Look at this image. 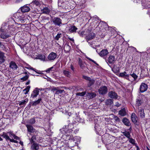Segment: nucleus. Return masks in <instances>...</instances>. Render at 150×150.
I'll list each match as a JSON object with an SVG mask.
<instances>
[{"label": "nucleus", "mask_w": 150, "mask_h": 150, "mask_svg": "<svg viewBox=\"0 0 150 150\" xmlns=\"http://www.w3.org/2000/svg\"><path fill=\"white\" fill-rule=\"evenodd\" d=\"M78 64L80 68L82 69H84L86 66V64L84 62H83L80 58H78Z\"/></svg>", "instance_id": "10"}, {"label": "nucleus", "mask_w": 150, "mask_h": 150, "mask_svg": "<svg viewBox=\"0 0 150 150\" xmlns=\"http://www.w3.org/2000/svg\"><path fill=\"white\" fill-rule=\"evenodd\" d=\"M64 50L66 52L69 51L70 49V47L68 44H66L64 47Z\"/></svg>", "instance_id": "36"}, {"label": "nucleus", "mask_w": 150, "mask_h": 150, "mask_svg": "<svg viewBox=\"0 0 150 150\" xmlns=\"http://www.w3.org/2000/svg\"><path fill=\"white\" fill-rule=\"evenodd\" d=\"M29 77V76L28 75H25V76L21 78V80L22 81H24L27 80L28 79Z\"/></svg>", "instance_id": "42"}, {"label": "nucleus", "mask_w": 150, "mask_h": 150, "mask_svg": "<svg viewBox=\"0 0 150 150\" xmlns=\"http://www.w3.org/2000/svg\"><path fill=\"white\" fill-rule=\"evenodd\" d=\"M2 136L4 138H5L6 140H9L10 139V138L8 136V135L7 134V133H5V132H3V134L2 135Z\"/></svg>", "instance_id": "34"}, {"label": "nucleus", "mask_w": 150, "mask_h": 150, "mask_svg": "<svg viewBox=\"0 0 150 150\" xmlns=\"http://www.w3.org/2000/svg\"><path fill=\"white\" fill-rule=\"evenodd\" d=\"M10 141L11 142L15 143H18V142L17 141L14 140V139H10Z\"/></svg>", "instance_id": "52"}, {"label": "nucleus", "mask_w": 150, "mask_h": 150, "mask_svg": "<svg viewBox=\"0 0 150 150\" xmlns=\"http://www.w3.org/2000/svg\"><path fill=\"white\" fill-rule=\"evenodd\" d=\"M86 96L89 99H92L95 97L96 94V93L94 92H90V93H87L86 94Z\"/></svg>", "instance_id": "13"}, {"label": "nucleus", "mask_w": 150, "mask_h": 150, "mask_svg": "<svg viewBox=\"0 0 150 150\" xmlns=\"http://www.w3.org/2000/svg\"><path fill=\"white\" fill-rule=\"evenodd\" d=\"M64 92V90H60L58 89L57 91L56 92L55 94H61Z\"/></svg>", "instance_id": "47"}, {"label": "nucleus", "mask_w": 150, "mask_h": 150, "mask_svg": "<svg viewBox=\"0 0 150 150\" xmlns=\"http://www.w3.org/2000/svg\"><path fill=\"white\" fill-rule=\"evenodd\" d=\"M122 133L123 134V135L128 139H129L131 137L130 133L129 132L125 131L122 132Z\"/></svg>", "instance_id": "28"}, {"label": "nucleus", "mask_w": 150, "mask_h": 150, "mask_svg": "<svg viewBox=\"0 0 150 150\" xmlns=\"http://www.w3.org/2000/svg\"><path fill=\"white\" fill-rule=\"evenodd\" d=\"M131 119L132 122L135 124L137 123L138 118L134 113H133L132 114Z\"/></svg>", "instance_id": "12"}, {"label": "nucleus", "mask_w": 150, "mask_h": 150, "mask_svg": "<svg viewBox=\"0 0 150 150\" xmlns=\"http://www.w3.org/2000/svg\"><path fill=\"white\" fill-rule=\"evenodd\" d=\"M112 70L115 73H117L120 71L119 68L117 67H113Z\"/></svg>", "instance_id": "39"}, {"label": "nucleus", "mask_w": 150, "mask_h": 150, "mask_svg": "<svg viewBox=\"0 0 150 150\" xmlns=\"http://www.w3.org/2000/svg\"><path fill=\"white\" fill-rule=\"evenodd\" d=\"M25 68L29 69H31L32 70H33V71H35V69L33 68V67H31L30 66L28 65V67H25Z\"/></svg>", "instance_id": "50"}, {"label": "nucleus", "mask_w": 150, "mask_h": 150, "mask_svg": "<svg viewBox=\"0 0 150 150\" xmlns=\"http://www.w3.org/2000/svg\"><path fill=\"white\" fill-rule=\"evenodd\" d=\"M31 4H35L36 6H39L40 5L39 0H33L32 2L31 3Z\"/></svg>", "instance_id": "32"}, {"label": "nucleus", "mask_w": 150, "mask_h": 150, "mask_svg": "<svg viewBox=\"0 0 150 150\" xmlns=\"http://www.w3.org/2000/svg\"><path fill=\"white\" fill-rule=\"evenodd\" d=\"M28 98H26L25 100H22L19 103V105H22L25 104L28 102Z\"/></svg>", "instance_id": "31"}, {"label": "nucleus", "mask_w": 150, "mask_h": 150, "mask_svg": "<svg viewBox=\"0 0 150 150\" xmlns=\"http://www.w3.org/2000/svg\"><path fill=\"white\" fill-rule=\"evenodd\" d=\"M148 85L144 83H142L140 85L139 91L141 93L146 91L147 89Z\"/></svg>", "instance_id": "6"}, {"label": "nucleus", "mask_w": 150, "mask_h": 150, "mask_svg": "<svg viewBox=\"0 0 150 150\" xmlns=\"http://www.w3.org/2000/svg\"><path fill=\"white\" fill-rule=\"evenodd\" d=\"M73 128V125L72 124H69L68 125H65V128L67 129V130L69 132H71L73 131L72 130Z\"/></svg>", "instance_id": "20"}, {"label": "nucleus", "mask_w": 150, "mask_h": 150, "mask_svg": "<svg viewBox=\"0 0 150 150\" xmlns=\"http://www.w3.org/2000/svg\"><path fill=\"white\" fill-rule=\"evenodd\" d=\"M128 139L129 142L131 143L132 144L134 145H135V144H136L135 143V141L134 139L130 137Z\"/></svg>", "instance_id": "44"}, {"label": "nucleus", "mask_w": 150, "mask_h": 150, "mask_svg": "<svg viewBox=\"0 0 150 150\" xmlns=\"http://www.w3.org/2000/svg\"><path fill=\"white\" fill-rule=\"evenodd\" d=\"M50 12V10L47 7L45 8L42 10V13L46 14H48Z\"/></svg>", "instance_id": "35"}, {"label": "nucleus", "mask_w": 150, "mask_h": 150, "mask_svg": "<svg viewBox=\"0 0 150 150\" xmlns=\"http://www.w3.org/2000/svg\"><path fill=\"white\" fill-rule=\"evenodd\" d=\"M10 37V36L7 33H0V37L3 39H5Z\"/></svg>", "instance_id": "23"}, {"label": "nucleus", "mask_w": 150, "mask_h": 150, "mask_svg": "<svg viewBox=\"0 0 150 150\" xmlns=\"http://www.w3.org/2000/svg\"><path fill=\"white\" fill-rule=\"evenodd\" d=\"M142 4L144 8H150V0H142Z\"/></svg>", "instance_id": "2"}, {"label": "nucleus", "mask_w": 150, "mask_h": 150, "mask_svg": "<svg viewBox=\"0 0 150 150\" xmlns=\"http://www.w3.org/2000/svg\"><path fill=\"white\" fill-rule=\"evenodd\" d=\"M78 28L74 25H73L69 27L68 31L70 33H75Z\"/></svg>", "instance_id": "16"}, {"label": "nucleus", "mask_w": 150, "mask_h": 150, "mask_svg": "<svg viewBox=\"0 0 150 150\" xmlns=\"http://www.w3.org/2000/svg\"><path fill=\"white\" fill-rule=\"evenodd\" d=\"M115 61V56L113 55H110L108 58V60H106L107 63L112 64L114 63Z\"/></svg>", "instance_id": "11"}, {"label": "nucleus", "mask_w": 150, "mask_h": 150, "mask_svg": "<svg viewBox=\"0 0 150 150\" xmlns=\"http://www.w3.org/2000/svg\"><path fill=\"white\" fill-rule=\"evenodd\" d=\"M25 71L24 73L23 74H25V75H28V74H30V73L28 72L27 71H25Z\"/></svg>", "instance_id": "57"}, {"label": "nucleus", "mask_w": 150, "mask_h": 150, "mask_svg": "<svg viewBox=\"0 0 150 150\" xmlns=\"http://www.w3.org/2000/svg\"><path fill=\"white\" fill-rule=\"evenodd\" d=\"M57 55L56 53L52 52L49 55L48 59L50 60H54L56 58Z\"/></svg>", "instance_id": "7"}, {"label": "nucleus", "mask_w": 150, "mask_h": 150, "mask_svg": "<svg viewBox=\"0 0 150 150\" xmlns=\"http://www.w3.org/2000/svg\"><path fill=\"white\" fill-rule=\"evenodd\" d=\"M36 136L35 135H33V136L31 139H30L31 144H32L33 143H35V140H36Z\"/></svg>", "instance_id": "40"}, {"label": "nucleus", "mask_w": 150, "mask_h": 150, "mask_svg": "<svg viewBox=\"0 0 150 150\" xmlns=\"http://www.w3.org/2000/svg\"><path fill=\"white\" fill-rule=\"evenodd\" d=\"M108 96L111 98L116 99L117 98L118 95L115 92L110 91L108 93Z\"/></svg>", "instance_id": "8"}, {"label": "nucleus", "mask_w": 150, "mask_h": 150, "mask_svg": "<svg viewBox=\"0 0 150 150\" xmlns=\"http://www.w3.org/2000/svg\"><path fill=\"white\" fill-rule=\"evenodd\" d=\"M30 10L29 7L26 6H24L21 8V11L23 13L28 12Z\"/></svg>", "instance_id": "21"}, {"label": "nucleus", "mask_w": 150, "mask_h": 150, "mask_svg": "<svg viewBox=\"0 0 150 150\" xmlns=\"http://www.w3.org/2000/svg\"><path fill=\"white\" fill-rule=\"evenodd\" d=\"M147 13L148 14L150 15V9L148 10V11L147 12Z\"/></svg>", "instance_id": "62"}, {"label": "nucleus", "mask_w": 150, "mask_h": 150, "mask_svg": "<svg viewBox=\"0 0 150 150\" xmlns=\"http://www.w3.org/2000/svg\"><path fill=\"white\" fill-rule=\"evenodd\" d=\"M13 137L16 140H19V138L15 134L13 136Z\"/></svg>", "instance_id": "54"}, {"label": "nucleus", "mask_w": 150, "mask_h": 150, "mask_svg": "<svg viewBox=\"0 0 150 150\" xmlns=\"http://www.w3.org/2000/svg\"><path fill=\"white\" fill-rule=\"evenodd\" d=\"M135 145L137 148V150H140L139 148V146H137V144H135Z\"/></svg>", "instance_id": "58"}, {"label": "nucleus", "mask_w": 150, "mask_h": 150, "mask_svg": "<svg viewBox=\"0 0 150 150\" xmlns=\"http://www.w3.org/2000/svg\"><path fill=\"white\" fill-rule=\"evenodd\" d=\"M26 126L29 132L33 133L35 132V129L33 128L32 125H27Z\"/></svg>", "instance_id": "22"}, {"label": "nucleus", "mask_w": 150, "mask_h": 150, "mask_svg": "<svg viewBox=\"0 0 150 150\" xmlns=\"http://www.w3.org/2000/svg\"><path fill=\"white\" fill-rule=\"evenodd\" d=\"M63 73L65 76L68 77H70L71 76L70 72L68 71L64 70L63 71Z\"/></svg>", "instance_id": "30"}, {"label": "nucleus", "mask_w": 150, "mask_h": 150, "mask_svg": "<svg viewBox=\"0 0 150 150\" xmlns=\"http://www.w3.org/2000/svg\"><path fill=\"white\" fill-rule=\"evenodd\" d=\"M30 83V80H29L28 81V82H27L26 83H25V85H28V84H29Z\"/></svg>", "instance_id": "61"}, {"label": "nucleus", "mask_w": 150, "mask_h": 150, "mask_svg": "<svg viewBox=\"0 0 150 150\" xmlns=\"http://www.w3.org/2000/svg\"><path fill=\"white\" fill-rule=\"evenodd\" d=\"M98 91L100 94L103 95L105 94L108 91L107 88L105 86H101L99 89Z\"/></svg>", "instance_id": "4"}, {"label": "nucleus", "mask_w": 150, "mask_h": 150, "mask_svg": "<svg viewBox=\"0 0 150 150\" xmlns=\"http://www.w3.org/2000/svg\"><path fill=\"white\" fill-rule=\"evenodd\" d=\"M127 72L125 71H124L123 73H121L119 74V76L124 77L125 76H126L127 77H128L129 76V74H126Z\"/></svg>", "instance_id": "27"}, {"label": "nucleus", "mask_w": 150, "mask_h": 150, "mask_svg": "<svg viewBox=\"0 0 150 150\" xmlns=\"http://www.w3.org/2000/svg\"><path fill=\"white\" fill-rule=\"evenodd\" d=\"M39 90V88H36L33 90L30 96V98L32 99V100L33 99H34L38 95Z\"/></svg>", "instance_id": "5"}, {"label": "nucleus", "mask_w": 150, "mask_h": 150, "mask_svg": "<svg viewBox=\"0 0 150 150\" xmlns=\"http://www.w3.org/2000/svg\"><path fill=\"white\" fill-rule=\"evenodd\" d=\"M83 78L88 81L87 86L89 87L93 85L95 82V80L94 79L86 76H83Z\"/></svg>", "instance_id": "1"}, {"label": "nucleus", "mask_w": 150, "mask_h": 150, "mask_svg": "<svg viewBox=\"0 0 150 150\" xmlns=\"http://www.w3.org/2000/svg\"><path fill=\"white\" fill-rule=\"evenodd\" d=\"M8 133L9 134V135L10 136H12L13 137V136L14 135V134H13V132H8Z\"/></svg>", "instance_id": "55"}, {"label": "nucleus", "mask_w": 150, "mask_h": 150, "mask_svg": "<svg viewBox=\"0 0 150 150\" xmlns=\"http://www.w3.org/2000/svg\"><path fill=\"white\" fill-rule=\"evenodd\" d=\"M138 114L141 118H144L145 117V115L143 109H139L138 111Z\"/></svg>", "instance_id": "24"}, {"label": "nucleus", "mask_w": 150, "mask_h": 150, "mask_svg": "<svg viewBox=\"0 0 150 150\" xmlns=\"http://www.w3.org/2000/svg\"><path fill=\"white\" fill-rule=\"evenodd\" d=\"M86 58H87V59H88L90 61H91L93 62V63H94V64H96L98 66V64L95 61L91 59L89 57H86Z\"/></svg>", "instance_id": "49"}, {"label": "nucleus", "mask_w": 150, "mask_h": 150, "mask_svg": "<svg viewBox=\"0 0 150 150\" xmlns=\"http://www.w3.org/2000/svg\"><path fill=\"white\" fill-rule=\"evenodd\" d=\"M30 86H27L23 90V92H24L25 91H26V92H25V93H24V94H27L28 93V92L29 91V90H30Z\"/></svg>", "instance_id": "43"}, {"label": "nucleus", "mask_w": 150, "mask_h": 150, "mask_svg": "<svg viewBox=\"0 0 150 150\" xmlns=\"http://www.w3.org/2000/svg\"><path fill=\"white\" fill-rule=\"evenodd\" d=\"M9 67L10 68L14 70H16L18 68V66L16 65V63L13 61H11L10 62Z\"/></svg>", "instance_id": "17"}, {"label": "nucleus", "mask_w": 150, "mask_h": 150, "mask_svg": "<svg viewBox=\"0 0 150 150\" xmlns=\"http://www.w3.org/2000/svg\"><path fill=\"white\" fill-rule=\"evenodd\" d=\"M2 139L0 137V141H2Z\"/></svg>", "instance_id": "64"}, {"label": "nucleus", "mask_w": 150, "mask_h": 150, "mask_svg": "<svg viewBox=\"0 0 150 150\" xmlns=\"http://www.w3.org/2000/svg\"><path fill=\"white\" fill-rule=\"evenodd\" d=\"M106 104L107 105H111L113 103V100L110 99H109L106 101Z\"/></svg>", "instance_id": "38"}, {"label": "nucleus", "mask_w": 150, "mask_h": 150, "mask_svg": "<svg viewBox=\"0 0 150 150\" xmlns=\"http://www.w3.org/2000/svg\"><path fill=\"white\" fill-rule=\"evenodd\" d=\"M19 144L21 145L22 146H23V142L22 141H20V142H19Z\"/></svg>", "instance_id": "59"}, {"label": "nucleus", "mask_w": 150, "mask_h": 150, "mask_svg": "<svg viewBox=\"0 0 150 150\" xmlns=\"http://www.w3.org/2000/svg\"><path fill=\"white\" fill-rule=\"evenodd\" d=\"M108 53V52L107 49L103 50L99 53V55L101 57H103L106 56Z\"/></svg>", "instance_id": "15"}, {"label": "nucleus", "mask_w": 150, "mask_h": 150, "mask_svg": "<svg viewBox=\"0 0 150 150\" xmlns=\"http://www.w3.org/2000/svg\"><path fill=\"white\" fill-rule=\"evenodd\" d=\"M114 119L115 120V121L116 122H120V118L117 116H114Z\"/></svg>", "instance_id": "48"}, {"label": "nucleus", "mask_w": 150, "mask_h": 150, "mask_svg": "<svg viewBox=\"0 0 150 150\" xmlns=\"http://www.w3.org/2000/svg\"><path fill=\"white\" fill-rule=\"evenodd\" d=\"M68 39H69L71 41H72L73 42H74V39L73 38H71L69 37Z\"/></svg>", "instance_id": "60"}, {"label": "nucleus", "mask_w": 150, "mask_h": 150, "mask_svg": "<svg viewBox=\"0 0 150 150\" xmlns=\"http://www.w3.org/2000/svg\"><path fill=\"white\" fill-rule=\"evenodd\" d=\"M86 94V92H83L81 93H76V95L77 96H84Z\"/></svg>", "instance_id": "46"}, {"label": "nucleus", "mask_w": 150, "mask_h": 150, "mask_svg": "<svg viewBox=\"0 0 150 150\" xmlns=\"http://www.w3.org/2000/svg\"><path fill=\"white\" fill-rule=\"evenodd\" d=\"M70 68L73 71H74V68L72 64L70 66Z\"/></svg>", "instance_id": "56"}, {"label": "nucleus", "mask_w": 150, "mask_h": 150, "mask_svg": "<svg viewBox=\"0 0 150 150\" xmlns=\"http://www.w3.org/2000/svg\"><path fill=\"white\" fill-rule=\"evenodd\" d=\"M62 36V33H59L57 34V35L54 38V39L55 40H59V38H60Z\"/></svg>", "instance_id": "37"}, {"label": "nucleus", "mask_w": 150, "mask_h": 150, "mask_svg": "<svg viewBox=\"0 0 150 150\" xmlns=\"http://www.w3.org/2000/svg\"><path fill=\"white\" fill-rule=\"evenodd\" d=\"M96 36V34L95 33L92 32L87 35L86 37V39L87 40V42L88 41L91 40L94 38Z\"/></svg>", "instance_id": "9"}, {"label": "nucleus", "mask_w": 150, "mask_h": 150, "mask_svg": "<svg viewBox=\"0 0 150 150\" xmlns=\"http://www.w3.org/2000/svg\"><path fill=\"white\" fill-rule=\"evenodd\" d=\"M35 71H35L36 73H37L38 74H39L38 72H37V70L36 69H35Z\"/></svg>", "instance_id": "63"}, {"label": "nucleus", "mask_w": 150, "mask_h": 150, "mask_svg": "<svg viewBox=\"0 0 150 150\" xmlns=\"http://www.w3.org/2000/svg\"><path fill=\"white\" fill-rule=\"evenodd\" d=\"M143 100L140 99H137L136 100V103L138 106H139L142 105L143 103Z\"/></svg>", "instance_id": "33"}, {"label": "nucleus", "mask_w": 150, "mask_h": 150, "mask_svg": "<svg viewBox=\"0 0 150 150\" xmlns=\"http://www.w3.org/2000/svg\"><path fill=\"white\" fill-rule=\"evenodd\" d=\"M5 58L4 53L0 51V64H2L4 62Z\"/></svg>", "instance_id": "18"}, {"label": "nucleus", "mask_w": 150, "mask_h": 150, "mask_svg": "<svg viewBox=\"0 0 150 150\" xmlns=\"http://www.w3.org/2000/svg\"><path fill=\"white\" fill-rule=\"evenodd\" d=\"M40 145L37 143H33L31 146V148L32 150H38L39 149Z\"/></svg>", "instance_id": "14"}, {"label": "nucleus", "mask_w": 150, "mask_h": 150, "mask_svg": "<svg viewBox=\"0 0 150 150\" xmlns=\"http://www.w3.org/2000/svg\"><path fill=\"white\" fill-rule=\"evenodd\" d=\"M58 89H59V88L58 87H53L52 88V91H53V92H54L55 91H57V90Z\"/></svg>", "instance_id": "51"}, {"label": "nucleus", "mask_w": 150, "mask_h": 150, "mask_svg": "<svg viewBox=\"0 0 150 150\" xmlns=\"http://www.w3.org/2000/svg\"><path fill=\"white\" fill-rule=\"evenodd\" d=\"M42 100V98L41 97L39 98L38 100L33 102L32 104V105L34 106L39 104L40 103Z\"/></svg>", "instance_id": "25"}, {"label": "nucleus", "mask_w": 150, "mask_h": 150, "mask_svg": "<svg viewBox=\"0 0 150 150\" xmlns=\"http://www.w3.org/2000/svg\"><path fill=\"white\" fill-rule=\"evenodd\" d=\"M122 121L125 125L126 126H129L131 125L129 120L126 117L123 118Z\"/></svg>", "instance_id": "19"}, {"label": "nucleus", "mask_w": 150, "mask_h": 150, "mask_svg": "<svg viewBox=\"0 0 150 150\" xmlns=\"http://www.w3.org/2000/svg\"><path fill=\"white\" fill-rule=\"evenodd\" d=\"M53 68V67H52L48 69L46 71V72L47 73L49 72Z\"/></svg>", "instance_id": "53"}, {"label": "nucleus", "mask_w": 150, "mask_h": 150, "mask_svg": "<svg viewBox=\"0 0 150 150\" xmlns=\"http://www.w3.org/2000/svg\"><path fill=\"white\" fill-rule=\"evenodd\" d=\"M35 120L34 118H32L28 121V123L31 125L35 123Z\"/></svg>", "instance_id": "41"}, {"label": "nucleus", "mask_w": 150, "mask_h": 150, "mask_svg": "<svg viewBox=\"0 0 150 150\" xmlns=\"http://www.w3.org/2000/svg\"><path fill=\"white\" fill-rule=\"evenodd\" d=\"M130 75L134 79V81L136 80L138 78L137 75L134 73L130 74Z\"/></svg>", "instance_id": "45"}, {"label": "nucleus", "mask_w": 150, "mask_h": 150, "mask_svg": "<svg viewBox=\"0 0 150 150\" xmlns=\"http://www.w3.org/2000/svg\"><path fill=\"white\" fill-rule=\"evenodd\" d=\"M52 21L53 23L55 25H57L60 26L62 24V20L59 17H54L52 19Z\"/></svg>", "instance_id": "3"}, {"label": "nucleus", "mask_w": 150, "mask_h": 150, "mask_svg": "<svg viewBox=\"0 0 150 150\" xmlns=\"http://www.w3.org/2000/svg\"><path fill=\"white\" fill-rule=\"evenodd\" d=\"M37 58L42 61H45V57L44 55L40 54L37 57Z\"/></svg>", "instance_id": "29"}, {"label": "nucleus", "mask_w": 150, "mask_h": 150, "mask_svg": "<svg viewBox=\"0 0 150 150\" xmlns=\"http://www.w3.org/2000/svg\"><path fill=\"white\" fill-rule=\"evenodd\" d=\"M119 114L122 116L125 115L126 113L125 109L123 108L120 110L119 112Z\"/></svg>", "instance_id": "26"}]
</instances>
